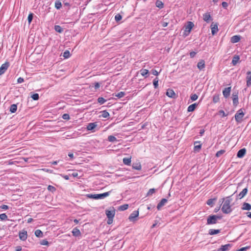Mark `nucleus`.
<instances>
[{"label":"nucleus","mask_w":251,"mask_h":251,"mask_svg":"<svg viewBox=\"0 0 251 251\" xmlns=\"http://www.w3.org/2000/svg\"><path fill=\"white\" fill-rule=\"evenodd\" d=\"M231 197V196L227 197L226 198V200L225 198H223L222 199V202H224L222 207V211L225 214H228L232 211L231 205L230 204L232 201V199Z\"/></svg>","instance_id":"obj_1"},{"label":"nucleus","mask_w":251,"mask_h":251,"mask_svg":"<svg viewBox=\"0 0 251 251\" xmlns=\"http://www.w3.org/2000/svg\"><path fill=\"white\" fill-rule=\"evenodd\" d=\"M111 191L106 192L102 194H88L86 195V197L89 199H92L95 200H99V199H103L104 198L109 196Z\"/></svg>","instance_id":"obj_2"},{"label":"nucleus","mask_w":251,"mask_h":251,"mask_svg":"<svg viewBox=\"0 0 251 251\" xmlns=\"http://www.w3.org/2000/svg\"><path fill=\"white\" fill-rule=\"evenodd\" d=\"M222 217L216 215H209L207 219V225H213L217 223L218 220L221 219Z\"/></svg>","instance_id":"obj_3"},{"label":"nucleus","mask_w":251,"mask_h":251,"mask_svg":"<svg viewBox=\"0 0 251 251\" xmlns=\"http://www.w3.org/2000/svg\"><path fill=\"white\" fill-rule=\"evenodd\" d=\"M244 115L245 113L243 112L242 109H240L237 111L236 113L235 114L234 117L235 121L238 123H240L243 120V118Z\"/></svg>","instance_id":"obj_4"},{"label":"nucleus","mask_w":251,"mask_h":251,"mask_svg":"<svg viewBox=\"0 0 251 251\" xmlns=\"http://www.w3.org/2000/svg\"><path fill=\"white\" fill-rule=\"evenodd\" d=\"M194 26V24H193V22H188L187 23V25L185 27V30L184 32V35L185 36L189 35Z\"/></svg>","instance_id":"obj_5"},{"label":"nucleus","mask_w":251,"mask_h":251,"mask_svg":"<svg viewBox=\"0 0 251 251\" xmlns=\"http://www.w3.org/2000/svg\"><path fill=\"white\" fill-rule=\"evenodd\" d=\"M105 214L107 218H113L115 215V209L113 207H111L109 209L105 210Z\"/></svg>","instance_id":"obj_6"},{"label":"nucleus","mask_w":251,"mask_h":251,"mask_svg":"<svg viewBox=\"0 0 251 251\" xmlns=\"http://www.w3.org/2000/svg\"><path fill=\"white\" fill-rule=\"evenodd\" d=\"M139 215V211L137 210L134 211L130 214L128 217V219L130 222H134L136 221V218Z\"/></svg>","instance_id":"obj_7"},{"label":"nucleus","mask_w":251,"mask_h":251,"mask_svg":"<svg viewBox=\"0 0 251 251\" xmlns=\"http://www.w3.org/2000/svg\"><path fill=\"white\" fill-rule=\"evenodd\" d=\"M238 94V92H233L232 94L233 104L235 106H236L239 103Z\"/></svg>","instance_id":"obj_8"},{"label":"nucleus","mask_w":251,"mask_h":251,"mask_svg":"<svg viewBox=\"0 0 251 251\" xmlns=\"http://www.w3.org/2000/svg\"><path fill=\"white\" fill-rule=\"evenodd\" d=\"M9 65L10 64L8 62H6L4 64H2L0 67V75L3 74L6 72Z\"/></svg>","instance_id":"obj_9"},{"label":"nucleus","mask_w":251,"mask_h":251,"mask_svg":"<svg viewBox=\"0 0 251 251\" xmlns=\"http://www.w3.org/2000/svg\"><path fill=\"white\" fill-rule=\"evenodd\" d=\"M19 238L22 241H25L27 238V232L25 229H23L22 231L19 232Z\"/></svg>","instance_id":"obj_10"},{"label":"nucleus","mask_w":251,"mask_h":251,"mask_svg":"<svg viewBox=\"0 0 251 251\" xmlns=\"http://www.w3.org/2000/svg\"><path fill=\"white\" fill-rule=\"evenodd\" d=\"M203 20L207 23H208L210 21H212L213 19L211 16L210 13L207 12L203 15Z\"/></svg>","instance_id":"obj_11"},{"label":"nucleus","mask_w":251,"mask_h":251,"mask_svg":"<svg viewBox=\"0 0 251 251\" xmlns=\"http://www.w3.org/2000/svg\"><path fill=\"white\" fill-rule=\"evenodd\" d=\"M246 85L247 87L251 86V72L248 71L247 72L246 76Z\"/></svg>","instance_id":"obj_12"},{"label":"nucleus","mask_w":251,"mask_h":251,"mask_svg":"<svg viewBox=\"0 0 251 251\" xmlns=\"http://www.w3.org/2000/svg\"><path fill=\"white\" fill-rule=\"evenodd\" d=\"M230 91L231 87H228L225 88L224 90H223V94L224 97L225 98H227L230 95Z\"/></svg>","instance_id":"obj_13"},{"label":"nucleus","mask_w":251,"mask_h":251,"mask_svg":"<svg viewBox=\"0 0 251 251\" xmlns=\"http://www.w3.org/2000/svg\"><path fill=\"white\" fill-rule=\"evenodd\" d=\"M246 152V150L245 148L241 149L237 152V156L238 158H243L244 156V155H245Z\"/></svg>","instance_id":"obj_14"},{"label":"nucleus","mask_w":251,"mask_h":251,"mask_svg":"<svg viewBox=\"0 0 251 251\" xmlns=\"http://www.w3.org/2000/svg\"><path fill=\"white\" fill-rule=\"evenodd\" d=\"M168 201L167 199L163 198L158 203L157 205V209L159 210L161 209V208L164 206Z\"/></svg>","instance_id":"obj_15"},{"label":"nucleus","mask_w":251,"mask_h":251,"mask_svg":"<svg viewBox=\"0 0 251 251\" xmlns=\"http://www.w3.org/2000/svg\"><path fill=\"white\" fill-rule=\"evenodd\" d=\"M248 191L247 187L243 189V190L237 196V199H241L243 198L247 194Z\"/></svg>","instance_id":"obj_16"},{"label":"nucleus","mask_w":251,"mask_h":251,"mask_svg":"<svg viewBox=\"0 0 251 251\" xmlns=\"http://www.w3.org/2000/svg\"><path fill=\"white\" fill-rule=\"evenodd\" d=\"M97 125L96 124V123H90L87 125L86 128L88 130L92 131L97 127Z\"/></svg>","instance_id":"obj_17"},{"label":"nucleus","mask_w":251,"mask_h":251,"mask_svg":"<svg viewBox=\"0 0 251 251\" xmlns=\"http://www.w3.org/2000/svg\"><path fill=\"white\" fill-rule=\"evenodd\" d=\"M213 24L211 25V33L213 35H214L218 31V27L217 24L213 25Z\"/></svg>","instance_id":"obj_18"},{"label":"nucleus","mask_w":251,"mask_h":251,"mask_svg":"<svg viewBox=\"0 0 251 251\" xmlns=\"http://www.w3.org/2000/svg\"><path fill=\"white\" fill-rule=\"evenodd\" d=\"M166 95L170 98H175L176 94L173 90L169 89L166 92Z\"/></svg>","instance_id":"obj_19"},{"label":"nucleus","mask_w":251,"mask_h":251,"mask_svg":"<svg viewBox=\"0 0 251 251\" xmlns=\"http://www.w3.org/2000/svg\"><path fill=\"white\" fill-rule=\"evenodd\" d=\"M198 68L200 70H203L205 68V62L203 60H200L197 64Z\"/></svg>","instance_id":"obj_20"},{"label":"nucleus","mask_w":251,"mask_h":251,"mask_svg":"<svg viewBox=\"0 0 251 251\" xmlns=\"http://www.w3.org/2000/svg\"><path fill=\"white\" fill-rule=\"evenodd\" d=\"M241 37L239 35L233 36L230 39L231 42L235 43L238 42L240 40Z\"/></svg>","instance_id":"obj_21"},{"label":"nucleus","mask_w":251,"mask_h":251,"mask_svg":"<svg viewBox=\"0 0 251 251\" xmlns=\"http://www.w3.org/2000/svg\"><path fill=\"white\" fill-rule=\"evenodd\" d=\"M242 210H250L251 209V205L247 202H244L242 207Z\"/></svg>","instance_id":"obj_22"},{"label":"nucleus","mask_w":251,"mask_h":251,"mask_svg":"<svg viewBox=\"0 0 251 251\" xmlns=\"http://www.w3.org/2000/svg\"><path fill=\"white\" fill-rule=\"evenodd\" d=\"M73 235L75 237H78L81 235L80 230L77 228H74L72 230Z\"/></svg>","instance_id":"obj_23"},{"label":"nucleus","mask_w":251,"mask_h":251,"mask_svg":"<svg viewBox=\"0 0 251 251\" xmlns=\"http://www.w3.org/2000/svg\"><path fill=\"white\" fill-rule=\"evenodd\" d=\"M240 60V57L239 55H235L232 60V64L233 66H235Z\"/></svg>","instance_id":"obj_24"},{"label":"nucleus","mask_w":251,"mask_h":251,"mask_svg":"<svg viewBox=\"0 0 251 251\" xmlns=\"http://www.w3.org/2000/svg\"><path fill=\"white\" fill-rule=\"evenodd\" d=\"M198 106V104L196 103H194L190 105H189L187 108L188 112H192L195 110L197 106Z\"/></svg>","instance_id":"obj_25"},{"label":"nucleus","mask_w":251,"mask_h":251,"mask_svg":"<svg viewBox=\"0 0 251 251\" xmlns=\"http://www.w3.org/2000/svg\"><path fill=\"white\" fill-rule=\"evenodd\" d=\"M132 169L137 170H141L142 168L141 164L140 162L133 163L132 165Z\"/></svg>","instance_id":"obj_26"},{"label":"nucleus","mask_w":251,"mask_h":251,"mask_svg":"<svg viewBox=\"0 0 251 251\" xmlns=\"http://www.w3.org/2000/svg\"><path fill=\"white\" fill-rule=\"evenodd\" d=\"M141 74L142 76H144L145 78H147L149 76V71L147 69H142L140 71Z\"/></svg>","instance_id":"obj_27"},{"label":"nucleus","mask_w":251,"mask_h":251,"mask_svg":"<svg viewBox=\"0 0 251 251\" xmlns=\"http://www.w3.org/2000/svg\"><path fill=\"white\" fill-rule=\"evenodd\" d=\"M17 110V105L16 104H13L10 105L9 107V111L11 113H14L16 112Z\"/></svg>","instance_id":"obj_28"},{"label":"nucleus","mask_w":251,"mask_h":251,"mask_svg":"<svg viewBox=\"0 0 251 251\" xmlns=\"http://www.w3.org/2000/svg\"><path fill=\"white\" fill-rule=\"evenodd\" d=\"M197 143H200V142L199 141H196L194 142V151H195L196 152H199L200 150H201V144H199L198 145H196V144Z\"/></svg>","instance_id":"obj_29"},{"label":"nucleus","mask_w":251,"mask_h":251,"mask_svg":"<svg viewBox=\"0 0 251 251\" xmlns=\"http://www.w3.org/2000/svg\"><path fill=\"white\" fill-rule=\"evenodd\" d=\"M221 230L220 229H210L209 230V234L211 235H215L218 234L220 232Z\"/></svg>","instance_id":"obj_30"},{"label":"nucleus","mask_w":251,"mask_h":251,"mask_svg":"<svg viewBox=\"0 0 251 251\" xmlns=\"http://www.w3.org/2000/svg\"><path fill=\"white\" fill-rule=\"evenodd\" d=\"M54 30L56 32L60 33L63 32V28L58 25H55L54 26Z\"/></svg>","instance_id":"obj_31"},{"label":"nucleus","mask_w":251,"mask_h":251,"mask_svg":"<svg viewBox=\"0 0 251 251\" xmlns=\"http://www.w3.org/2000/svg\"><path fill=\"white\" fill-rule=\"evenodd\" d=\"M156 6L160 9L163 8L164 3L160 0H157L155 2Z\"/></svg>","instance_id":"obj_32"},{"label":"nucleus","mask_w":251,"mask_h":251,"mask_svg":"<svg viewBox=\"0 0 251 251\" xmlns=\"http://www.w3.org/2000/svg\"><path fill=\"white\" fill-rule=\"evenodd\" d=\"M35 235L37 237H42L43 236V233L40 229H37L35 231Z\"/></svg>","instance_id":"obj_33"},{"label":"nucleus","mask_w":251,"mask_h":251,"mask_svg":"<svg viewBox=\"0 0 251 251\" xmlns=\"http://www.w3.org/2000/svg\"><path fill=\"white\" fill-rule=\"evenodd\" d=\"M216 199L215 198L208 199L206 201V203L207 205L210 206L211 207H212L214 205V202L215 201H216Z\"/></svg>","instance_id":"obj_34"},{"label":"nucleus","mask_w":251,"mask_h":251,"mask_svg":"<svg viewBox=\"0 0 251 251\" xmlns=\"http://www.w3.org/2000/svg\"><path fill=\"white\" fill-rule=\"evenodd\" d=\"M62 7V3L60 0H57L55 2V7L57 9H60Z\"/></svg>","instance_id":"obj_35"},{"label":"nucleus","mask_w":251,"mask_h":251,"mask_svg":"<svg viewBox=\"0 0 251 251\" xmlns=\"http://www.w3.org/2000/svg\"><path fill=\"white\" fill-rule=\"evenodd\" d=\"M128 208V205L127 204H125L120 206L118 207V210L120 211H124L126 210Z\"/></svg>","instance_id":"obj_36"},{"label":"nucleus","mask_w":251,"mask_h":251,"mask_svg":"<svg viewBox=\"0 0 251 251\" xmlns=\"http://www.w3.org/2000/svg\"><path fill=\"white\" fill-rule=\"evenodd\" d=\"M100 113H101V116L103 118H107L109 116V114L106 110H103Z\"/></svg>","instance_id":"obj_37"},{"label":"nucleus","mask_w":251,"mask_h":251,"mask_svg":"<svg viewBox=\"0 0 251 251\" xmlns=\"http://www.w3.org/2000/svg\"><path fill=\"white\" fill-rule=\"evenodd\" d=\"M219 100V94H215L213 97V102L216 103H217Z\"/></svg>","instance_id":"obj_38"},{"label":"nucleus","mask_w":251,"mask_h":251,"mask_svg":"<svg viewBox=\"0 0 251 251\" xmlns=\"http://www.w3.org/2000/svg\"><path fill=\"white\" fill-rule=\"evenodd\" d=\"M123 163L125 165H130L131 163V158H124Z\"/></svg>","instance_id":"obj_39"},{"label":"nucleus","mask_w":251,"mask_h":251,"mask_svg":"<svg viewBox=\"0 0 251 251\" xmlns=\"http://www.w3.org/2000/svg\"><path fill=\"white\" fill-rule=\"evenodd\" d=\"M226 152V151L224 150H221L220 151H219L217 152L216 153V156L217 157H220L222 156L225 152Z\"/></svg>","instance_id":"obj_40"},{"label":"nucleus","mask_w":251,"mask_h":251,"mask_svg":"<svg viewBox=\"0 0 251 251\" xmlns=\"http://www.w3.org/2000/svg\"><path fill=\"white\" fill-rule=\"evenodd\" d=\"M108 140L110 142H114L117 141V139L114 136L109 135L108 137Z\"/></svg>","instance_id":"obj_41"},{"label":"nucleus","mask_w":251,"mask_h":251,"mask_svg":"<svg viewBox=\"0 0 251 251\" xmlns=\"http://www.w3.org/2000/svg\"><path fill=\"white\" fill-rule=\"evenodd\" d=\"M126 95V93L125 92H120L119 93H117L115 95V96L119 98H122L125 96Z\"/></svg>","instance_id":"obj_42"},{"label":"nucleus","mask_w":251,"mask_h":251,"mask_svg":"<svg viewBox=\"0 0 251 251\" xmlns=\"http://www.w3.org/2000/svg\"><path fill=\"white\" fill-rule=\"evenodd\" d=\"M156 191V189L154 188L150 189L147 193V196H150L154 194Z\"/></svg>","instance_id":"obj_43"},{"label":"nucleus","mask_w":251,"mask_h":251,"mask_svg":"<svg viewBox=\"0 0 251 251\" xmlns=\"http://www.w3.org/2000/svg\"><path fill=\"white\" fill-rule=\"evenodd\" d=\"M71 55L70 52L69 50H65L63 53V57L65 58H68Z\"/></svg>","instance_id":"obj_44"},{"label":"nucleus","mask_w":251,"mask_h":251,"mask_svg":"<svg viewBox=\"0 0 251 251\" xmlns=\"http://www.w3.org/2000/svg\"><path fill=\"white\" fill-rule=\"evenodd\" d=\"M153 84L155 88H156L158 85V77H155L153 81Z\"/></svg>","instance_id":"obj_45"},{"label":"nucleus","mask_w":251,"mask_h":251,"mask_svg":"<svg viewBox=\"0 0 251 251\" xmlns=\"http://www.w3.org/2000/svg\"><path fill=\"white\" fill-rule=\"evenodd\" d=\"M106 101V100H105L102 97H99L98 99V102L100 104H103L105 101Z\"/></svg>","instance_id":"obj_46"},{"label":"nucleus","mask_w":251,"mask_h":251,"mask_svg":"<svg viewBox=\"0 0 251 251\" xmlns=\"http://www.w3.org/2000/svg\"><path fill=\"white\" fill-rule=\"evenodd\" d=\"M31 97L32 98L33 100H37L39 99V94L37 93H34L33 94Z\"/></svg>","instance_id":"obj_47"},{"label":"nucleus","mask_w":251,"mask_h":251,"mask_svg":"<svg viewBox=\"0 0 251 251\" xmlns=\"http://www.w3.org/2000/svg\"><path fill=\"white\" fill-rule=\"evenodd\" d=\"M122 19V16L120 14H118L116 15L115 16V20L117 22L120 21V20H121Z\"/></svg>","instance_id":"obj_48"},{"label":"nucleus","mask_w":251,"mask_h":251,"mask_svg":"<svg viewBox=\"0 0 251 251\" xmlns=\"http://www.w3.org/2000/svg\"><path fill=\"white\" fill-rule=\"evenodd\" d=\"M0 219L1 220H5L7 219V216L6 215L5 213H2L0 214Z\"/></svg>","instance_id":"obj_49"},{"label":"nucleus","mask_w":251,"mask_h":251,"mask_svg":"<svg viewBox=\"0 0 251 251\" xmlns=\"http://www.w3.org/2000/svg\"><path fill=\"white\" fill-rule=\"evenodd\" d=\"M33 17V13H30L28 15V17H27V20H28V22L29 24H30V23L32 21Z\"/></svg>","instance_id":"obj_50"},{"label":"nucleus","mask_w":251,"mask_h":251,"mask_svg":"<svg viewBox=\"0 0 251 251\" xmlns=\"http://www.w3.org/2000/svg\"><path fill=\"white\" fill-rule=\"evenodd\" d=\"M48 190L50 191L53 192L56 190V188L53 186L49 185L48 187Z\"/></svg>","instance_id":"obj_51"},{"label":"nucleus","mask_w":251,"mask_h":251,"mask_svg":"<svg viewBox=\"0 0 251 251\" xmlns=\"http://www.w3.org/2000/svg\"><path fill=\"white\" fill-rule=\"evenodd\" d=\"M62 118L63 119L67 120H68L70 119V115L67 113L64 114L62 116Z\"/></svg>","instance_id":"obj_52"},{"label":"nucleus","mask_w":251,"mask_h":251,"mask_svg":"<svg viewBox=\"0 0 251 251\" xmlns=\"http://www.w3.org/2000/svg\"><path fill=\"white\" fill-rule=\"evenodd\" d=\"M40 244L42 245H48L49 243L46 239H44L41 241Z\"/></svg>","instance_id":"obj_53"},{"label":"nucleus","mask_w":251,"mask_h":251,"mask_svg":"<svg viewBox=\"0 0 251 251\" xmlns=\"http://www.w3.org/2000/svg\"><path fill=\"white\" fill-rule=\"evenodd\" d=\"M190 98L193 101H195L198 99V96L196 94H194L191 96Z\"/></svg>","instance_id":"obj_54"},{"label":"nucleus","mask_w":251,"mask_h":251,"mask_svg":"<svg viewBox=\"0 0 251 251\" xmlns=\"http://www.w3.org/2000/svg\"><path fill=\"white\" fill-rule=\"evenodd\" d=\"M222 5L223 8H224L225 9H226L228 4L226 2L224 1L222 3Z\"/></svg>","instance_id":"obj_55"},{"label":"nucleus","mask_w":251,"mask_h":251,"mask_svg":"<svg viewBox=\"0 0 251 251\" xmlns=\"http://www.w3.org/2000/svg\"><path fill=\"white\" fill-rule=\"evenodd\" d=\"M0 208L2 209H4V210H6L9 208L8 206L7 205H5V204H3V205H1V206H0Z\"/></svg>","instance_id":"obj_56"},{"label":"nucleus","mask_w":251,"mask_h":251,"mask_svg":"<svg viewBox=\"0 0 251 251\" xmlns=\"http://www.w3.org/2000/svg\"><path fill=\"white\" fill-rule=\"evenodd\" d=\"M100 87V84L99 82H95L94 83V88L95 89H98Z\"/></svg>","instance_id":"obj_57"},{"label":"nucleus","mask_w":251,"mask_h":251,"mask_svg":"<svg viewBox=\"0 0 251 251\" xmlns=\"http://www.w3.org/2000/svg\"><path fill=\"white\" fill-rule=\"evenodd\" d=\"M24 81V79L23 78L20 77L18 78L17 82L18 83H23Z\"/></svg>","instance_id":"obj_58"},{"label":"nucleus","mask_w":251,"mask_h":251,"mask_svg":"<svg viewBox=\"0 0 251 251\" xmlns=\"http://www.w3.org/2000/svg\"><path fill=\"white\" fill-rule=\"evenodd\" d=\"M151 73H152L153 75H156V76H157V75H158V72H157L156 70H153V69H152V70L151 71Z\"/></svg>","instance_id":"obj_59"},{"label":"nucleus","mask_w":251,"mask_h":251,"mask_svg":"<svg viewBox=\"0 0 251 251\" xmlns=\"http://www.w3.org/2000/svg\"><path fill=\"white\" fill-rule=\"evenodd\" d=\"M196 52L195 51H191L190 52V56L191 58H193L196 54Z\"/></svg>","instance_id":"obj_60"},{"label":"nucleus","mask_w":251,"mask_h":251,"mask_svg":"<svg viewBox=\"0 0 251 251\" xmlns=\"http://www.w3.org/2000/svg\"><path fill=\"white\" fill-rule=\"evenodd\" d=\"M248 249H249V247H243L238 250V251H246Z\"/></svg>","instance_id":"obj_61"},{"label":"nucleus","mask_w":251,"mask_h":251,"mask_svg":"<svg viewBox=\"0 0 251 251\" xmlns=\"http://www.w3.org/2000/svg\"><path fill=\"white\" fill-rule=\"evenodd\" d=\"M108 218V220H107V224L108 225H110L113 222V218Z\"/></svg>","instance_id":"obj_62"},{"label":"nucleus","mask_w":251,"mask_h":251,"mask_svg":"<svg viewBox=\"0 0 251 251\" xmlns=\"http://www.w3.org/2000/svg\"><path fill=\"white\" fill-rule=\"evenodd\" d=\"M219 113H220V114H222V116L223 117H226L227 115L226 114H225L224 111L223 110H220L219 111Z\"/></svg>","instance_id":"obj_63"},{"label":"nucleus","mask_w":251,"mask_h":251,"mask_svg":"<svg viewBox=\"0 0 251 251\" xmlns=\"http://www.w3.org/2000/svg\"><path fill=\"white\" fill-rule=\"evenodd\" d=\"M22 250V247L18 246L15 247V251H21Z\"/></svg>","instance_id":"obj_64"}]
</instances>
